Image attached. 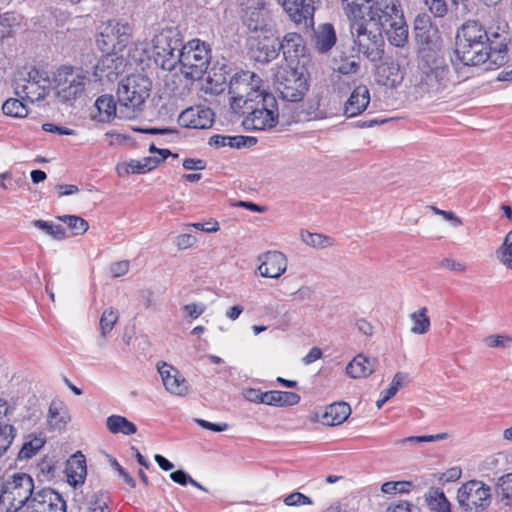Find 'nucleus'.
<instances>
[{
    "label": "nucleus",
    "mask_w": 512,
    "mask_h": 512,
    "mask_svg": "<svg viewBox=\"0 0 512 512\" xmlns=\"http://www.w3.org/2000/svg\"><path fill=\"white\" fill-rule=\"evenodd\" d=\"M99 112V121H109L112 117H119V101H114L111 95H102L95 101Z\"/></svg>",
    "instance_id": "obj_32"
},
{
    "label": "nucleus",
    "mask_w": 512,
    "mask_h": 512,
    "mask_svg": "<svg viewBox=\"0 0 512 512\" xmlns=\"http://www.w3.org/2000/svg\"><path fill=\"white\" fill-rule=\"evenodd\" d=\"M205 309L206 306L202 303H191L183 307L185 316L190 317L191 319H196L201 316Z\"/></svg>",
    "instance_id": "obj_55"
},
{
    "label": "nucleus",
    "mask_w": 512,
    "mask_h": 512,
    "mask_svg": "<svg viewBox=\"0 0 512 512\" xmlns=\"http://www.w3.org/2000/svg\"><path fill=\"white\" fill-rule=\"evenodd\" d=\"M457 501L465 510H484L491 502V488L481 481L470 480L458 489Z\"/></svg>",
    "instance_id": "obj_16"
},
{
    "label": "nucleus",
    "mask_w": 512,
    "mask_h": 512,
    "mask_svg": "<svg viewBox=\"0 0 512 512\" xmlns=\"http://www.w3.org/2000/svg\"><path fill=\"white\" fill-rule=\"evenodd\" d=\"M255 106L248 105L246 108L251 112L246 117L244 124L254 130H268L278 122V108L275 97L267 93L254 101Z\"/></svg>",
    "instance_id": "obj_14"
},
{
    "label": "nucleus",
    "mask_w": 512,
    "mask_h": 512,
    "mask_svg": "<svg viewBox=\"0 0 512 512\" xmlns=\"http://www.w3.org/2000/svg\"><path fill=\"white\" fill-rule=\"evenodd\" d=\"M447 438L446 433H439L435 435H427V436H410L403 439H400L395 442L396 445H404L408 443H426V442H436L441 441Z\"/></svg>",
    "instance_id": "obj_48"
},
{
    "label": "nucleus",
    "mask_w": 512,
    "mask_h": 512,
    "mask_svg": "<svg viewBox=\"0 0 512 512\" xmlns=\"http://www.w3.org/2000/svg\"><path fill=\"white\" fill-rule=\"evenodd\" d=\"M15 431V428L8 423L6 404H0V454L5 453L12 444Z\"/></svg>",
    "instance_id": "obj_30"
},
{
    "label": "nucleus",
    "mask_w": 512,
    "mask_h": 512,
    "mask_svg": "<svg viewBox=\"0 0 512 512\" xmlns=\"http://www.w3.org/2000/svg\"><path fill=\"white\" fill-rule=\"evenodd\" d=\"M336 41V32L332 24L323 23L314 29L313 44L319 53L324 54L330 51Z\"/></svg>",
    "instance_id": "obj_26"
},
{
    "label": "nucleus",
    "mask_w": 512,
    "mask_h": 512,
    "mask_svg": "<svg viewBox=\"0 0 512 512\" xmlns=\"http://www.w3.org/2000/svg\"><path fill=\"white\" fill-rule=\"evenodd\" d=\"M58 219L64 223H66L69 228L73 231L74 235H82L84 234L88 228V222L76 215H63L59 216Z\"/></svg>",
    "instance_id": "obj_44"
},
{
    "label": "nucleus",
    "mask_w": 512,
    "mask_h": 512,
    "mask_svg": "<svg viewBox=\"0 0 512 512\" xmlns=\"http://www.w3.org/2000/svg\"><path fill=\"white\" fill-rule=\"evenodd\" d=\"M33 225L43 230L45 233L52 236L56 240H62L66 237L65 229L61 225H56L52 222L44 220H34Z\"/></svg>",
    "instance_id": "obj_45"
},
{
    "label": "nucleus",
    "mask_w": 512,
    "mask_h": 512,
    "mask_svg": "<svg viewBox=\"0 0 512 512\" xmlns=\"http://www.w3.org/2000/svg\"><path fill=\"white\" fill-rule=\"evenodd\" d=\"M181 47L182 37L176 28L162 29L153 37L155 63L164 70H173L176 67L177 54Z\"/></svg>",
    "instance_id": "obj_13"
},
{
    "label": "nucleus",
    "mask_w": 512,
    "mask_h": 512,
    "mask_svg": "<svg viewBox=\"0 0 512 512\" xmlns=\"http://www.w3.org/2000/svg\"><path fill=\"white\" fill-rule=\"evenodd\" d=\"M151 88V80L143 74H132L122 79L116 93L119 101V118L137 117L144 109Z\"/></svg>",
    "instance_id": "obj_4"
},
{
    "label": "nucleus",
    "mask_w": 512,
    "mask_h": 512,
    "mask_svg": "<svg viewBox=\"0 0 512 512\" xmlns=\"http://www.w3.org/2000/svg\"><path fill=\"white\" fill-rule=\"evenodd\" d=\"M194 421L202 428L211 430L214 432H223V431H226L229 427L227 423H211L209 421L199 419V418L194 419Z\"/></svg>",
    "instance_id": "obj_57"
},
{
    "label": "nucleus",
    "mask_w": 512,
    "mask_h": 512,
    "mask_svg": "<svg viewBox=\"0 0 512 512\" xmlns=\"http://www.w3.org/2000/svg\"><path fill=\"white\" fill-rule=\"evenodd\" d=\"M351 35L358 51L368 60L377 62L384 55V39L376 25L367 23L363 16L353 18L350 25Z\"/></svg>",
    "instance_id": "obj_7"
},
{
    "label": "nucleus",
    "mask_w": 512,
    "mask_h": 512,
    "mask_svg": "<svg viewBox=\"0 0 512 512\" xmlns=\"http://www.w3.org/2000/svg\"><path fill=\"white\" fill-rule=\"evenodd\" d=\"M334 69L341 74L348 75L354 74L359 70L360 62L358 57H341L340 60H334Z\"/></svg>",
    "instance_id": "obj_41"
},
{
    "label": "nucleus",
    "mask_w": 512,
    "mask_h": 512,
    "mask_svg": "<svg viewBox=\"0 0 512 512\" xmlns=\"http://www.w3.org/2000/svg\"><path fill=\"white\" fill-rule=\"evenodd\" d=\"M106 426L112 434L131 435L137 432L136 425L120 415L109 416L106 419Z\"/></svg>",
    "instance_id": "obj_33"
},
{
    "label": "nucleus",
    "mask_w": 512,
    "mask_h": 512,
    "mask_svg": "<svg viewBox=\"0 0 512 512\" xmlns=\"http://www.w3.org/2000/svg\"><path fill=\"white\" fill-rule=\"evenodd\" d=\"M300 395L289 391H267L263 393V404L270 406H294L300 402Z\"/></svg>",
    "instance_id": "obj_29"
},
{
    "label": "nucleus",
    "mask_w": 512,
    "mask_h": 512,
    "mask_svg": "<svg viewBox=\"0 0 512 512\" xmlns=\"http://www.w3.org/2000/svg\"><path fill=\"white\" fill-rule=\"evenodd\" d=\"M87 512H110L107 494L102 491L90 494L87 497Z\"/></svg>",
    "instance_id": "obj_39"
},
{
    "label": "nucleus",
    "mask_w": 512,
    "mask_h": 512,
    "mask_svg": "<svg viewBox=\"0 0 512 512\" xmlns=\"http://www.w3.org/2000/svg\"><path fill=\"white\" fill-rule=\"evenodd\" d=\"M45 443L44 438L34 436L29 441H26L18 453L20 460H27L32 458L43 447Z\"/></svg>",
    "instance_id": "obj_42"
},
{
    "label": "nucleus",
    "mask_w": 512,
    "mask_h": 512,
    "mask_svg": "<svg viewBox=\"0 0 512 512\" xmlns=\"http://www.w3.org/2000/svg\"><path fill=\"white\" fill-rule=\"evenodd\" d=\"M497 258L499 261L507 266L508 268L512 269V248H509L507 250L504 249H498L496 251Z\"/></svg>",
    "instance_id": "obj_63"
},
{
    "label": "nucleus",
    "mask_w": 512,
    "mask_h": 512,
    "mask_svg": "<svg viewBox=\"0 0 512 512\" xmlns=\"http://www.w3.org/2000/svg\"><path fill=\"white\" fill-rule=\"evenodd\" d=\"M36 491L34 480L27 473H6L0 478V504L9 511L30 510Z\"/></svg>",
    "instance_id": "obj_5"
},
{
    "label": "nucleus",
    "mask_w": 512,
    "mask_h": 512,
    "mask_svg": "<svg viewBox=\"0 0 512 512\" xmlns=\"http://www.w3.org/2000/svg\"><path fill=\"white\" fill-rule=\"evenodd\" d=\"M427 504L429 509L434 512H451L449 501L444 492L439 489H434L429 492Z\"/></svg>",
    "instance_id": "obj_37"
},
{
    "label": "nucleus",
    "mask_w": 512,
    "mask_h": 512,
    "mask_svg": "<svg viewBox=\"0 0 512 512\" xmlns=\"http://www.w3.org/2000/svg\"><path fill=\"white\" fill-rule=\"evenodd\" d=\"M439 265L440 267L450 271L460 273L466 271V265L464 263L454 260L453 258H444L440 261Z\"/></svg>",
    "instance_id": "obj_56"
},
{
    "label": "nucleus",
    "mask_w": 512,
    "mask_h": 512,
    "mask_svg": "<svg viewBox=\"0 0 512 512\" xmlns=\"http://www.w3.org/2000/svg\"><path fill=\"white\" fill-rule=\"evenodd\" d=\"M453 85L452 73L444 58L436 51L422 48L417 72L411 79L410 93L416 98L442 97Z\"/></svg>",
    "instance_id": "obj_2"
},
{
    "label": "nucleus",
    "mask_w": 512,
    "mask_h": 512,
    "mask_svg": "<svg viewBox=\"0 0 512 512\" xmlns=\"http://www.w3.org/2000/svg\"><path fill=\"white\" fill-rule=\"evenodd\" d=\"M261 79L250 71L236 73L229 82L228 93L231 107L235 110L247 107L267 93L260 90Z\"/></svg>",
    "instance_id": "obj_10"
},
{
    "label": "nucleus",
    "mask_w": 512,
    "mask_h": 512,
    "mask_svg": "<svg viewBox=\"0 0 512 512\" xmlns=\"http://www.w3.org/2000/svg\"><path fill=\"white\" fill-rule=\"evenodd\" d=\"M497 489L503 499L512 501V473L506 474L499 479Z\"/></svg>",
    "instance_id": "obj_49"
},
{
    "label": "nucleus",
    "mask_w": 512,
    "mask_h": 512,
    "mask_svg": "<svg viewBox=\"0 0 512 512\" xmlns=\"http://www.w3.org/2000/svg\"><path fill=\"white\" fill-rule=\"evenodd\" d=\"M131 36L132 27L128 22L109 20L100 25L96 42L99 49L107 55L96 65V76L101 79L106 68L108 71L104 76L108 80H113L120 73L116 63L119 58L115 55L127 46Z\"/></svg>",
    "instance_id": "obj_3"
},
{
    "label": "nucleus",
    "mask_w": 512,
    "mask_h": 512,
    "mask_svg": "<svg viewBox=\"0 0 512 512\" xmlns=\"http://www.w3.org/2000/svg\"><path fill=\"white\" fill-rule=\"evenodd\" d=\"M178 121L186 128L206 129L212 126L214 113L204 106L190 107L179 115Z\"/></svg>",
    "instance_id": "obj_20"
},
{
    "label": "nucleus",
    "mask_w": 512,
    "mask_h": 512,
    "mask_svg": "<svg viewBox=\"0 0 512 512\" xmlns=\"http://www.w3.org/2000/svg\"><path fill=\"white\" fill-rule=\"evenodd\" d=\"M259 13H252L247 21L250 31L248 46L251 56L258 62L267 63L278 56L279 39L275 31L265 24H258Z\"/></svg>",
    "instance_id": "obj_6"
},
{
    "label": "nucleus",
    "mask_w": 512,
    "mask_h": 512,
    "mask_svg": "<svg viewBox=\"0 0 512 512\" xmlns=\"http://www.w3.org/2000/svg\"><path fill=\"white\" fill-rule=\"evenodd\" d=\"M484 342L488 347H507L512 342V338L504 335H491L486 337Z\"/></svg>",
    "instance_id": "obj_54"
},
{
    "label": "nucleus",
    "mask_w": 512,
    "mask_h": 512,
    "mask_svg": "<svg viewBox=\"0 0 512 512\" xmlns=\"http://www.w3.org/2000/svg\"><path fill=\"white\" fill-rule=\"evenodd\" d=\"M289 18L296 24H313L314 6L311 0H277Z\"/></svg>",
    "instance_id": "obj_21"
},
{
    "label": "nucleus",
    "mask_w": 512,
    "mask_h": 512,
    "mask_svg": "<svg viewBox=\"0 0 512 512\" xmlns=\"http://www.w3.org/2000/svg\"><path fill=\"white\" fill-rule=\"evenodd\" d=\"M210 58V49L205 42L193 39L182 45L177 54L176 66L180 65L181 72L187 78L198 80L207 71Z\"/></svg>",
    "instance_id": "obj_9"
},
{
    "label": "nucleus",
    "mask_w": 512,
    "mask_h": 512,
    "mask_svg": "<svg viewBox=\"0 0 512 512\" xmlns=\"http://www.w3.org/2000/svg\"><path fill=\"white\" fill-rule=\"evenodd\" d=\"M351 414V408L346 402H335L328 405L319 420L327 426L342 424Z\"/></svg>",
    "instance_id": "obj_27"
},
{
    "label": "nucleus",
    "mask_w": 512,
    "mask_h": 512,
    "mask_svg": "<svg viewBox=\"0 0 512 512\" xmlns=\"http://www.w3.org/2000/svg\"><path fill=\"white\" fill-rule=\"evenodd\" d=\"M376 360L358 354L350 361L346 367V373L351 378H364L372 374L375 370Z\"/></svg>",
    "instance_id": "obj_28"
},
{
    "label": "nucleus",
    "mask_w": 512,
    "mask_h": 512,
    "mask_svg": "<svg viewBox=\"0 0 512 512\" xmlns=\"http://www.w3.org/2000/svg\"><path fill=\"white\" fill-rule=\"evenodd\" d=\"M279 50H282L284 58L289 63L288 66H292L295 62L298 63L301 57L305 56V41L300 34L289 32L279 42Z\"/></svg>",
    "instance_id": "obj_22"
},
{
    "label": "nucleus",
    "mask_w": 512,
    "mask_h": 512,
    "mask_svg": "<svg viewBox=\"0 0 512 512\" xmlns=\"http://www.w3.org/2000/svg\"><path fill=\"white\" fill-rule=\"evenodd\" d=\"M373 3L370 7L371 9H375L376 12L379 11L378 7H383L385 4V0H342V3L345 5L344 10L348 17L358 18L363 16L362 8L365 4Z\"/></svg>",
    "instance_id": "obj_35"
},
{
    "label": "nucleus",
    "mask_w": 512,
    "mask_h": 512,
    "mask_svg": "<svg viewBox=\"0 0 512 512\" xmlns=\"http://www.w3.org/2000/svg\"><path fill=\"white\" fill-rule=\"evenodd\" d=\"M66 501L51 488L36 491L29 512H66Z\"/></svg>",
    "instance_id": "obj_18"
},
{
    "label": "nucleus",
    "mask_w": 512,
    "mask_h": 512,
    "mask_svg": "<svg viewBox=\"0 0 512 512\" xmlns=\"http://www.w3.org/2000/svg\"><path fill=\"white\" fill-rule=\"evenodd\" d=\"M411 486H412V484L407 481H397V482L389 481V482H385L384 484H382L381 490H382V492L387 493V494L397 493V492L405 493L410 490Z\"/></svg>",
    "instance_id": "obj_51"
},
{
    "label": "nucleus",
    "mask_w": 512,
    "mask_h": 512,
    "mask_svg": "<svg viewBox=\"0 0 512 512\" xmlns=\"http://www.w3.org/2000/svg\"><path fill=\"white\" fill-rule=\"evenodd\" d=\"M65 473L67 482L71 486L76 487L84 483L87 475V467L86 460L80 452L71 456L67 461Z\"/></svg>",
    "instance_id": "obj_25"
},
{
    "label": "nucleus",
    "mask_w": 512,
    "mask_h": 512,
    "mask_svg": "<svg viewBox=\"0 0 512 512\" xmlns=\"http://www.w3.org/2000/svg\"><path fill=\"white\" fill-rule=\"evenodd\" d=\"M258 271L265 278H279L287 269V258L280 251H267L258 255Z\"/></svg>",
    "instance_id": "obj_19"
},
{
    "label": "nucleus",
    "mask_w": 512,
    "mask_h": 512,
    "mask_svg": "<svg viewBox=\"0 0 512 512\" xmlns=\"http://www.w3.org/2000/svg\"><path fill=\"white\" fill-rule=\"evenodd\" d=\"M69 417L67 412L60 402H51L48 414L47 423L51 429H62L68 422Z\"/></svg>",
    "instance_id": "obj_34"
},
{
    "label": "nucleus",
    "mask_w": 512,
    "mask_h": 512,
    "mask_svg": "<svg viewBox=\"0 0 512 512\" xmlns=\"http://www.w3.org/2000/svg\"><path fill=\"white\" fill-rule=\"evenodd\" d=\"M284 504L287 506L311 505L313 501L300 492H293L284 498Z\"/></svg>",
    "instance_id": "obj_53"
},
{
    "label": "nucleus",
    "mask_w": 512,
    "mask_h": 512,
    "mask_svg": "<svg viewBox=\"0 0 512 512\" xmlns=\"http://www.w3.org/2000/svg\"><path fill=\"white\" fill-rule=\"evenodd\" d=\"M407 377L408 375L402 372H398L394 375L389 387L382 391V394L385 395L386 399L392 398L398 392L399 388L403 386Z\"/></svg>",
    "instance_id": "obj_50"
},
{
    "label": "nucleus",
    "mask_w": 512,
    "mask_h": 512,
    "mask_svg": "<svg viewBox=\"0 0 512 512\" xmlns=\"http://www.w3.org/2000/svg\"><path fill=\"white\" fill-rule=\"evenodd\" d=\"M276 90L285 101H301L308 91V78L304 66L281 68L276 74Z\"/></svg>",
    "instance_id": "obj_11"
},
{
    "label": "nucleus",
    "mask_w": 512,
    "mask_h": 512,
    "mask_svg": "<svg viewBox=\"0 0 512 512\" xmlns=\"http://www.w3.org/2000/svg\"><path fill=\"white\" fill-rule=\"evenodd\" d=\"M370 103V92L366 85H358L344 104V115L348 118L363 113Z\"/></svg>",
    "instance_id": "obj_23"
},
{
    "label": "nucleus",
    "mask_w": 512,
    "mask_h": 512,
    "mask_svg": "<svg viewBox=\"0 0 512 512\" xmlns=\"http://www.w3.org/2000/svg\"><path fill=\"white\" fill-rule=\"evenodd\" d=\"M129 266V262L126 260L113 263L110 266V273L114 278L123 276L129 271Z\"/></svg>",
    "instance_id": "obj_58"
},
{
    "label": "nucleus",
    "mask_w": 512,
    "mask_h": 512,
    "mask_svg": "<svg viewBox=\"0 0 512 512\" xmlns=\"http://www.w3.org/2000/svg\"><path fill=\"white\" fill-rule=\"evenodd\" d=\"M263 393L264 392H262L259 389L248 388V389H245L243 391L242 395L249 402L262 403V401H263Z\"/></svg>",
    "instance_id": "obj_61"
},
{
    "label": "nucleus",
    "mask_w": 512,
    "mask_h": 512,
    "mask_svg": "<svg viewBox=\"0 0 512 512\" xmlns=\"http://www.w3.org/2000/svg\"><path fill=\"white\" fill-rule=\"evenodd\" d=\"M257 142L256 138L251 136H228V147L231 148H244V147H251L255 145Z\"/></svg>",
    "instance_id": "obj_52"
},
{
    "label": "nucleus",
    "mask_w": 512,
    "mask_h": 512,
    "mask_svg": "<svg viewBox=\"0 0 512 512\" xmlns=\"http://www.w3.org/2000/svg\"><path fill=\"white\" fill-rule=\"evenodd\" d=\"M143 51L144 54H147L149 59L154 58V48H153V39L151 42L147 41H137L134 43L133 48L129 52V56L133 61H141V58L138 56L139 52Z\"/></svg>",
    "instance_id": "obj_47"
},
{
    "label": "nucleus",
    "mask_w": 512,
    "mask_h": 512,
    "mask_svg": "<svg viewBox=\"0 0 512 512\" xmlns=\"http://www.w3.org/2000/svg\"><path fill=\"white\" fill-rule=\"evenodd\" d=\"M160 163L157 157H145L141 160H131L127 164L118 168V173H122V169L126 174H142L156 168Z\"/></svg>",
    "instance_id": "obj_31"
},
{
    "label": "nucleus",
    "mask_w": 512,
    "mask_h": 512,
    "mask_svg": "<svg viewBox=\"0 0 512 512\" xmlns=\"http://www.w3.org/2000/svg\"><path fill=\"white\" fill-rule=\"evenodd\" d=\"M387 512H418V508L409 502H400L389 507Z\"/></svg>",
    "instance_id": "obj_64"
},
{
    "label": "nucleus",
    "mask_w": 512,
    "mask_h": 512,
    "mask_svg": "<svg viewBox=\"0 0 512 512\" xmlns=\"http://www.w3.org/2000/svg\"><path fill=\"white\" fill-rule=\"evenodd\" d=\"M13 85L15 94L20 99L34 103L45 98L51 81L46 71L30 67L16 73Z\"/></svg>",
    "instance_id": "obj_8"
},
{
    "label": "nucleus",
    "mask_w": 512,
    "mask_h": 512,
    "mask_svg": "<svg viewBox=\"0 0 512 512\" xmlns=\"http://www.w3.org/2000/svg\"><path fill=\"white\" fill-rule=\"evenodd\" d=\"M410 319L412 321L411 333L413 334H425L430 329V319L427 316V308L422 307L416 312L410 314Z\"/></svg>",
    "instance_id": "obj_36"
},
{
    "label": "nucleus",
    "mask_w": 512,
    "mask_h": 512,
    "mask_svg": "<svg viewBox=\"0 0 512 512\" xmlns=\"http://www.w3.org/2000/svg\"><path fill=\"white\" fill-rule=\"evenodd\" d=\"M3 113L16 118L26 117L29 113L26 104L22 99L10 98L2 105Z\"/></svg>",
    "instance_id": "obj_40"
},
{
    "label": "nucleus",
    "mask_w": 512,
    "mask_h": 512,
    "mask_svg": "<svg viewBox=\"0 0 512 512\" xmlns=\"http://www.w3.org/2000/svg\"><path fill=\"white\" fill-rule=\"evenodd\" d=\"M42 128L46 132L56 133L59 135H74L75 131L67 127L57 126L53 123H44Z\"/></svg>",
    "instance_id": "obj_60"
},
{
    "label": "nucleus",
    "mask_w": 512,
    "mask_h": 512,
    "mask_svg": "<svg viewBox=\"0 0 512 512\" xmlns=\"http://www.w3.org/2000/svg\"><path fill=\"white\" fill-rule=\"evenodd\" d=\"M197 239L192 234H182L176 237L175 243L179 249H187L196 243Z\"/></svg>",
    "instance_id": "obj_59"
},
{
    "label": "nucleus",
    "mask_w": 512,
    "mask_h": 512,
    "mask_svg": "<svg viewBox=\"0 0 512 512\" xmlns=\"http://www.w3.org/2000/svg\"><path fill=\"white\" fill-rule=\"evenodd\" d=\"M506 36L492 33L491 36L476 21L462 25L456 36V53L467 66H477L487 61L501 66L507 61Z\"/></svg>",
    "instance_id": "obj_1"
},
{
    "label": "nucleus",
    "mask_w": 512,
    "mask_h": 512,
    "mask_svg": "<svg viewBox=\"0 0 512 512\" xmlns=\"http://www.w3.org/2000/svg\"><path fill=\"white\" fill-rule=\"evenodd\" d=\"M119 315L117 310H115L113 307L106 308L100 318V331L102 336H106L108 333H110L118 321Z\"/></svg>",
    "instance_id": "obj_43"
},
{
    "label": "nucleus",
    "mask_w": 512,
    "mask_h": 512,
    "mask_svg": "<svg viewBox=\"0 0 512 512\" xmlns=\"http://www.w3.org/2000/svg\"><path fill=\"white\" fill-rule=\"evenodd\" d=\"M461 475H462L461 468L452 467L442 474V476L440 477V480L444 481V482H455L461 477Z\"/></svg>",
    "instance_id": "obj_62"
},
{
    "label": "nucleus",
    "mask_w": 512,
    "mask_h": 512,
    "mask_svg": "<svg viewBox=\"0 0 512 512\" xmlns=\"http://www.w3.org/2000/svg\"><path fill=\"white\" fill-rule=\"evenodd\" d=\"M378 8L376 14L386 31L389 43L395 47H404L408 41V26L400 5L394 0H385L383 7Z\"/></svg>",
    "instance_id": "obj_12"
},
{
    "label": "nucleus",
    "mask_w": 512,
    "mask_h": 512,
    "mask_svg": "<svg viewBox=\"0 0 512 512\" xmlns=\"http://www.w3.org/2000/svg\"><path fill=\"white\" fill-rule=\"evenodd\" d=\"M301 239L306 245L317 249H324L334 245V240L331 237L320 233L305 231L301 233Z\"/></svg>",
    "instance_id": "obj_38"
},
{
    "label": "nucleus",
    "mask_w": 512,
    "mask_h": 512,
    "mask_svg": "<svg viewBox=\"0 0 512 512\" xmlns=\"http://www.w3.org/2000/svg\"><path fill=\"white\" fill-rule=\"evenodd\" d=\"M422 3L437 18L444 17L449 11L447 0H422Z\"/></svg>",
    "instance_id": "obj_46"
},
{
    "label": "nucleus",
    "mask_w": 512,
    "mask_h": 512,
    "mask_svg": "<svg viewBox=\"0 0 512 512\" xmlns=\"http://www.w3.org/2000/svg\"><path fill=\"white\" fill-rule=\"evenodd\" d=\"M157 369L169 394L184 397L189 393V384L178 369L166 362L158 363Z\"/></svg>",
    "instance_id": "obj_17"
},
{
    "label": "nucleus",
    "mask_w": 512,
    "mask_h": 512,
    "mask_svg": "<svg viewBox=\"0 0 512 512\" xmlns=\"http://www.w3.org/2000/svg\"><path fill=\"white\" fill-rule=\"evenodd\" d=\"M86 81L87 77L81 69L60 67L54 75L58 98L63 102L78 98L84 92Z\"/></svg>",
    "instance_id": "obj_15"
},
{
    "label": "nucleus",
    "mask_w": 512,
    "mask_h": 512,
    "mask_svg": "<svg viewBox=\"0 0 512 512\" xmlns=\"http://www.w3.org/2000/svg\"><path fill=\"white\" fill-rule=\"evenodd\" d=\"M404 79V71L396 62H384L377 67L376 80L379 84L389 88L399 86Z\"/></svg>",
    "instance_id": "obj_24"
}]
</instances>
